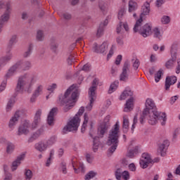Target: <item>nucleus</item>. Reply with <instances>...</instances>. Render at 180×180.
Instances as JSON below:
<instances>
[{
    "instance_id": "obj_2",
    "label": "nucleus",
    "mask_w": 180,
    "mask_h": 180,
    "mask_svg": "<svg viewBox=\"0 0 180 180\" xmlns=\"http://www.w3.org/2000/svg\"><path fill=\"white\" fill-rule=\"evenodd\" d=\"M79 95V90L78 87H77L76 84H72L68 89L63 96H60L59 101L60 104L64 106V112H68L75 105Z\"/></svg>"
},
{
    "instance_id": "obj_27",
    "label": "nucleus",
    "mask_w": 180,
    "mask_h": 180,
    "mask_svg": "<svg viewBox=\"0 0 180 180\" xmlns=\"http://www.w3.org/2000/svg\"><path fill=\"white\" fill-rule=\"evenodd\" d=\"M44 132L43 129H39L37 131H35L31 136L30 137L28 142L32 143L36 139H37Z\"/></svg>"
},
{
    "instance_id": "obj_37",
    "label": "nucleus",
    "mask_w": 180,
    "mask_h": 180,
    "mask_svg": "<svg viewBox=\"0 0 180 180\" xmlns=\"http://www.w3.org/2000/svg\"><path fill=\"white\" fill-rule=\"evenodd\" d=\"M163 75L164 73L162 69H160V70H158L156 72V73L155 74V81L156 83H158L160 81L162 76H163Z\"/></svg>"
},
{
    "instance_id": "obj_36",
    "label": "nucleus",
    "mask_w": 180,
    "mask_h": 180,
    "mask_svg": "<svg viewBox=\"0 0 180 180\" xmlns=\"http://www.w3.org/2000/svg\"><path fill=\"white\" fill-rule=\"evenodd\" d=\"M119 86V82H113L112 84H110V89L108 90V94H111L115 92Z\"/></svg>"
},
{
    "instance_id": "obj_57",
    "label": "nucleus",
    "mask_w": 180,
    "mask_h": 180,
    "mask_svg": "<svg viewBox=\"0 0 180 180\" xmlns=\"http://www.w3.org/2000/svg\"><path fill=\"white\" fill-rule=\"evenodd\" d=\"M122 60V55H118V56H117L116 59H115V65H120V63Z\"/></svg>"
},
{
    "instance_id": "obj_58",
    "label": "nucleus",
    "mask_w": 180,
    "mask_h": 180,
    "mask_svg": "<svg viewBox=\"0 0 180 180\" xmlns=\"http://www.w3.org/2000/svg\"><path fill=\"white\" fill-rule=\"evenodd\" d=\"M129 169L133 172H136V167L134 163H131L129 165Z\"/></svg>"
},
{
    "instance_id": "obj_42",
    "label": "nucleus",
    "mask_w": 180,
    "mask_h": 180,
    "mask_svg": "<svg viewBox=\"0 0 180 180\" xmlns=\"http://www.w3.org/2000/svg\"><path fill=\"white\" fill-rule=\"evenodd\" d=\"M116 50V45L115 44H112V46L109 51L107 58L109 60L113 56L115 51Z\"/></svg>"
},
{
    "instance_id": "obj_60",
    "label": "nucleus",
    "mask_w": 180,
    "mask_h": 180,
    "mask_svg": "<svg viewBox=\"0 0 180 180\" xmlns=\"http://www.w3.org/2000/svg\"><path fill=\"white\" fill-rule=\"evenodd\" d=\"M117 44L119 46H122L124 44L123 39L121 37L117 38Z\"/></svg>"
},
{
    "instance_id": "obj_12",
    "label": "nucleus",
    "mask_w": 180,
    "mask_h": 180,
    "mask_svg": "<svg viewBox=\"0 0 180 180\" xmlns=\"http://www.w3.org/2000/svg\"><path fill=\"white\" fill-rule=\"evenodd\" d=\"M21 115V111H17L14 115L11 117L8 122V127L10 129L13 130L16 124H18Z\"/></svg>"
},
{
    "instance_id": "obj_34",
    "label": "nucleus",
    "mask_w": 180,
    "mask_h": 180,
    "mask_svg": "<svg viewBox=\"0 0 180 180\" xmlns=\"http://www.w3.org/2000/svg\"><path fill=\"white\" fill-rule=\"evenodd\" d=\"M43 89H44V87L42 84H37L33 94L37 96H39L40 95L42 94Z\"/></svg>"
},
{
    "instance_id": "obj_40",
    "label": "nucleus",
    "mask_w": 180,
    "mask_h": 180,
    "mask_svg": "<svg viewBox=\"0 0 180 180\" xmlns=\"http://www.w3.org/2000/svg\"><path fill=\"white\" fill-rule=\"evenodd\" d=\"M129 122L127 115L123 117V129L127 131L129 128Z\"/></svg>"
},
{
    "instance_id": "obj_26",
    "label": "nucleus",
    "mask_w": 180,
    "mask_h": 180,
    "mask_svg": "<svg viewBox=\"0 0 180 180\" xmlns=\"http://www.w3.org/2000/svg\"><path fill=\"white\" fill-rule=\"evenodd\" d=\"M58 111V108H53L52 110H51L48 118H47V122L49 126L53 125V120H54V115L56 114Z\"/></svg>"
},
{
    "instance_id": "obj_32",
    "label": "nucleus",
    "mask_w": 180,
    "mask_h": 180,
    "mask_svg": "<svg viewBox=\"0 0 180 180\" xmlns=\"http://www.w3.org/2000/svg\"><path fill=\"white\" fill-rule=\"evenodd\" d=\"M138 8V4L136 1L133 0H130L129 1V12L131 13L137 10Z\"/></svg>"
},
{
    "instance_id": "obj_43",
    "label": "nucleus",
    "mask_w": 180,
    "mask_h": 180,
    "mask_svg": "<svg viewBox=\"0 0 180 180\" xmlns=\"http://www.w3.org/2000/svg\"><path fill=\"white\" fill-rule=\"evenodd\" d=\"M32 172L31 170L30 169H25V180H31V179L32 178Z\"/></svg>"
},
{
    "instance_id": "obj_47",
    "label": "nucleus",
    "mask_w": 180,
    "mask_h": 180,
    "mask_svg": "<svg viewBox=\"0 0 180 180\" xmlns=\"http://www.w3.org/2000/svg\"><path fill=\"white\" fill-rule=\"evenodd\" d=\"M96 175V173L91 171L85 176V180H90Z\"/></svg>"
},
{
    "instance_id": "obj_29",
    "label": "nucleus",
    "mask_w": 180,
    "mask_h": 180,
    "mask_svg": "<svg viewBox=\"0 0 180 180\" xmlns=\"http://www.w3.org/2000/svg\"><path fill=\"white\" fill-rule=\"evenodd\" d=\"M133 96V91H131V90H130V89H126L123 91V93H122V94L120 97V100L123 101V100H125L129 96Z\"/></svg>"
},
{
    "instance_id": "obj_45",
    "label": "nucleus",
    "mask_w": 180,
    "mask_h": 180,
    "mask_svg": "<svg viewBox=\"0 0 180 180\" xmlns=\"http://www.w3.org/2000/svg\"><path fill=\"white\" fill-rule=\"evenodd\" d=\"M32 50H33V45H32V44H30L29 45V46H28L27 51H26L25 52L23 56H24L25 58H27L28 56H30V54H31V53H32Z\"/></svg>"
},
{
    "instance_id": "obj_24",
    "label": "nucleus",
    "mask_w": 180,
    "mask_h": 180,
    "mask_svg": "<svg viewBox=\"0 0 180 180\" xmlns=\"http://www.w3.org/2000/svg\"><path fill=\"white\" fill-rule=\"evenodd\" d=\"M48 148L46 141H39L34 145V148L40 153L45 152Z\"/></svg>"
},
{
    "instance_id": "obj_31",
    "label": "nucleus",
    "mask_w": 180,
    "mask_h": 180,
    "mask_svg": "<svg viewBox=\"0 0 180 180\" xmlns=\"http://www.w3.org/2000/svg\"><path fill=\"white\" fill-rule=\"evenodd\" d=\"M154 38L158 39L159 41L162 39V32H160V30L158 27H155L153 30Z\"/></svg>"
},
{
    "instance_id": "obj_16",
    "label": "nucleus",
    "mask_w": 180,
    "mask_h": 180,
    "mask_svg": "<svg viewBox=\"0 0 180 180\" xmlns=\"http://www.w3.org/2000/svg\"><path fill=\"white\" fill-rule=\"evenodd\" d=\"M108 48V42L103 41V44H101L100 46H98V44L95 43L93 46V50L96 53H103L106 51Z\"/></svg>"
},
{
    "instance_id": "obj_10",
    "label": "nucleus",
    "mask_w": 180,
    "mask_h": 180,
    "mask_svg": "<svg viewBox=\"0 0 180 180\" xmlns=\"http://www.w3.org/2000/svg\"><path fill=\"white\" fill-rule=\"evenodd\" d=\"M177 51H178L177 46L174 44L172 45V50H171V59H169L165 63V67L167 69H172L174 66L176 58H177Z\"/></svg>"
},
{
    "instance_id": "obj_54",
    "label": "nucleus",
    "mask_w": 180,
    "mask_h": 180,
    "mask_svg": "<svg viewBox=\"0 0 180 180\" xmlns=\"http://www.w3.org/2000/svg\"><path fill=\"white\" fill-rule=\"evenodd\" d=\"M60 170L63 172V174H67L66 165L65 163H61Z\"/></svg>"
},
{
    "instance_id": "obj_14",
    "label": "nucleus",
    "mask_w": 180,
    "mask_h": 180,
    "mask_svg": "<svg viewBox=\"0 0 180 180\" xmlns=\"http://www.w3.org/2000/svg\"><path fill=\"white\" fill-rule=\"evenodd\" d=\"M153 162L150 155L148 153H143L140 160L141 167L146 169L148 167V165Z\"/></svg>"
},
{
    "instance_id": "obj_13",
    "label": "nucleus",
    "mask_w": 180,
    "mask_h": 180,
    "mask_svg": "<svg viewBox=\"0 0 180 180\" xmlns=\"http://www.w3.org/2000/svg\"><path fill=\"white\" fill-rule=\"evenodd\" d=\"M93 121L89 119L88 114L84 115V122L82 127V132L84 133L86 129H91L93 127Z\"/></svg>"
},
{
    "instance_id": "obj_64",
    "label": "nucleus",
    "mask_w": 180,
    "mask_h": 180,
    "mask_svg": "<svg viewBox=\"0 0 180 180\" xmlns=\"http://www.w3.org/2000/svg\"><path fill=\"white\" fill-rule=\"evenodd\" d=\"M12 179H13L12 174H6L5 178H4V180H12Z\"/></svg>"
},
{
    "instance_id": "obj_41",
    "label": "nucleus",
    "mask_w": 180,
    "mask_h": 180,
    "mask_svg": "<svg viewBox=\"0 0 180 180\" xmlns=\"http://www.w3.org/2000/svg\"><path fill=\"white\" fill-rule=\"evenodd\" d=\"M99 8L103 11V13L105 12L108 8V6L106 3L103 1H99Z\"/></svg>"
},
{
    "instance_id": "obj_55",
    "label": "nucleus",
    "mask_w": 180,
    "mask_h": 180,
    "mask_svg": "<svg viewBox=\"0 0 180 180\" xmlns=\"http://www.w3.org/2000/svg\"><path fill=\"white\" fill-rule=\"evenodd\" d=\"M56 88H57V84H56V83H53V84H51L50 86H49L47 90L52 93Z\"/></svg>"
},
{
    "instance_id": "obj_25",
    "label": "nucleus",
    "mask_w": 180,
    "mask_h": 180,
    "mask_svg": "<svg viewBox=\"0 0 180 180\" xmlns=\"http://www.w3.org/2000/svg\"><path fill=\"white\" fill-rule=\"evenodd\" d=\"M134 105V99L133 98V97H131L127 101L124 105V111L126 112H131L133 110Z\"/></svg>"
},
{
    "instance_id": "obj_44",
    "label": "nucleus",
    "mask_w": 180,
    "mask_h": 180,
    "mask_svg": "<svg viewBox=\"0 0 180 180\" xmlns=\"http://www.w3.org/2000/svg\"><path fill=\"white\" fill-rule=\"evenodd\" d=\"M56 141V137L53 136L50 138L48 141H45L46 144L47 145L48 148L53 146Z\"/></svg>"
},
{
    "instance_id": "obj_8",
    "label": "nucleus",
    "mask_w": 180,
    "mask_h": 180,
    "mask_svg": "<svg viewBox=\"0 0 180 180\" xmlns=\"http://www.w3.org/2000/svg\"><path fill=\"white\" fill-rule=\"evenodd\" d=\"M143 20V19H138L136 20L134 27V32H139L142 37L146 38L152 34V28L149 24H146L141 27Z\"/></svg>"
},
{
    "instance_id": "obj_46",
    "label": "nucleus",
    "mask_w": 180,
    "mask_h": 180,
    "mask_svg": "<svg viewBox=\"0 0 180 180\" xmlns=\"http://www.w3.org/2000/svg\"><path fill=\"white\" fill-rule=\"evenodd\" d=\"M161 22L163 25H167L170 22V18L168 15H163Z\"/></svg>"
},
{
    "instance_id": "obj_23",
    "label": "nucleus",
    "mask_w": 180,
    "mask_h": 180,
    "mask_svg": "<svg viewBox=\"0 0 180 180\" xmlns=\"http://www.w3.org/2000/svg\"><path fill=\"white\" fill-rule=\"evenodd\" d=\"M25 154L20 155L17 159L13 162L11 169L13 172L17 169L18 167L20 165L21 162L25 159Z\"/></svg>"
},
{
    "instance_id": "obj_4",
    "label": "nucleus",
    "mask_w": 180,
    "mask_h": 180,
    "mask_svg": "<svg viewBox=\"0 0 180 180\" xmlns=\"http://www.w3.org/2000/svg\"><path fill=\"white\" fill-rule=\"evenodd\" d=\"M41 110H37L36 111L31 125L29 120L22 121L18 128V131L16 132L17 136H20L22 135H28L30 134V127L32 130L36 129L41 122Z\"/></svg>"
},
{
    "instance_id": "obj_17",
    "label": "nucleus",
    "mask_w": 180,
    "mask_h": 180,
    "mask_svg": "<svg viewBox=\"0 0 180 180\" xmlns=\"http://www.w3.org/2000/svg\"><path fill=\"white\" fill-rule=\"evenodd\" d=\"M130 65L128 62H125L123 69H122V73L120 75V81L126 82L127 81L129 78V75L127 74V72L129 70Z\"/></svg>"
},
{
    "instance_id": "obj_15",
    "label": "nucleus",
    "mask_w": 180,
    "mask_h": 180,
    "mask_svg": "<svg viewBox=\"0 0 180 180\" xmlns=\"http://www.w3.org/2000/svg\"><path fill=\"white\" fill-rule=\"evenodd\" d=\"M13 57V55H12V53L6 51V56H1L0 58V70H2V68H4L5 65L8 64L9 61H11V60H12Z\"/></svg>"
},
{
    "instance_id": "obj_11",
    "label": "nucleus",
    "mask_w": 180,
    "mask_h": 180,
    "mask_svg": "<svg viewBox=\"0 0 180 180\" xmlns=\"http://www.w3.org/2000/svg\"><path fill=\"white\" fill-rule=\"evenodd\" d=\"M4 8H6V11L1 16L0 23L5 25V23L8 22V21L9 20V18L11 17V4L10 3L5 4V7Z\"/></svg>"
},
{
    "instance_id": "obj_62",
    "label": "nucleus",
    "mask_w": 180,
    "mask_h": 180,
    "mask_svg": "<svg viewBox=\"0 0 180 180\" xmlns=\"http://www.w3.org/2000/svg\"><path fill=\"white\" fill-rule=\"evenodd\" d=\"M136 123H137V117L135 115L134 118V123H133L132 127H131L132 133L134 131L135 125L136 124Z\"/></svg>"
},
{
    "instance_id": "obj_30",
    "label": "nucleus",
    "mask_w": 180,
    "mask_h": 180,
    "mask_svg": "<svg viewBox=\"0 0 180 180\" xmlns=\"http://www.w3.org/2000/svg\"><path fill=\"white\" fill-rule=\"evenodd\" d=\"M16 39H17V36L15 34L11 37L7 46L6 51H8V53H11V51H12V46H13V44L16 43Z\"/></svg>"
},
{
    "instance_id": "obj_48",
    "label": "nucleus",
    "mask_w": 180,
    "mask_h": 180,
    "mask_svg": "<svg viewBox=\"0 0 180 180\" xmlns=\"http://www.w3.org/2000/svg\"><path fill=\"white\" fill-rule=\"evenodd\" d=\"M125 13H126V11H125L124 8H121L118 13V19L120 20H122Z\"/></svg>"
},
{
    "instance_id": "obj_59",
    "label": "nucleus",
    "mask_w": 180,
    "mask_h": 180,
    "mask_svg": "<svg viewBox=\"0 0 180 180\" xmlns=\"http://www.w3.org/2000/svg\"><path fill=\"white\" fill-rule=\"evenodd\" d=\"M82 70L84 71V72L89 71L90 70V65H89V63H86V65H84Z\"/></svg>"
},
{
    "instance_id": "obj_18",
    "label": "nucleus",
    "mask_w": 180,
    "mask_h": 180,
    "mask_svg": "<svg viewBox=\"0 0 180 180\" xmlns=\"http://www.w3.org/2000/svg\"><path fill=\"white\" fill-rule=\"evenodd\" d=\"M150 3L146 1L142 6V8H141V11L142 12H141V13L140 15V18L139 20H141V19L143 20L144 16L148 15L149 13H150Z\"/></svg>"
},
{
    "instance_id": "obj_1",
    "label": "nucleus",
    "mask_w": 180,
    "mask_h": 180,
    "mask_svg": "<svg viewBox=\"0 0 180 180\" xmlns=\"http://www.w3.org/2000/svg\"><path fill=\"white\" fill-rule=\"evenodd\" d=\"M147 119L148 123L151 125H155L158 121L162 126H165L167 122V115L165 112H158L156 105L152 98H147L146 101V109L143 110L140 122L143 124L144 120Z\"/></svg>"
},
{
    "instance_id": "obj_19",
    "label": "nucleus",
    "mask_w": 180,
    "mask_h": 180,
    "mask_svg": "<svg viewBox=\"0 0 180 180\" xmlns=\"http://www.w3.org/2000/svg\"><path fill=\"white\" fill-rule=\"evenodd\" d=\"M21 67V62H17L15 65L11 66L10 69L8 70V72L6 73L7 77H11L13 76V75L16 72L17 70H18Z\"/></svg>"
},
{
    "instance_id": "obj_51",
    "label": "nucleus",
    "mask_w": 180,
    "mask_h": 180,
    "mask_svg": "<svg viewBox=\"0 0 180 180\" xmlns=\"http://www.w3.org/2000/svg\"><path fill=\"white\" fill-rule=\"evenodd\" d=\"M58 15L60 16H63V18L65 19V20L71 19V15L68 13H63V14H61L60 12H58Z\"/></svg>"
},
{
    "instance_id": "obj_63",
    "label": "nucleus",
    "mask_w": 180,
    "mask_h": 180,
    "mask_svg": "<svg viewBox=\"0 0 180 180\" xmlns=\"http://www.w3.org/2000/svg\"><path fill=\"white\" fill-rule=\"evenodd\" d=\"M176 74L180 73V59H178V60H177V66L176 68Z\"/></svg>"
},
{
    "instance_id": "obj_9",
    "label": "nucleus",
    "mask_w": 180,
    "mask_h": 180,
    "mask_svg": "<svg viewBox=\"0 0 180 180\" xmlns=\"http://www.w3.org/2000/svg\"><path fill=\"white\" fill-rule=\"evenodd\" d=\"M98 84V79H94V80H93L92 86L91 87H90L89 90L90 103L86 107V109L87 111L91 110L93 107V103L96 98L95 91H96Z\"/></svg>"
},
{
    "instance_id": "obj_56",
    "label": "nucleus",
    "mask_w": 180,
    "mask_h": 180,
    "mask_svg": "<svg viewBox=\"0 0 180 180\" xmlns=\"http://www.w3.org/2000/svg\"><path fill=\"white\" fill-rule=\"evenodd\" d=\"M122 176L124 180H129V173L127 171H124L122 174Z\"/></svg>"
},
{
    "instance_id": "obj_52",
    "label": "nucleus",
    "mask_w": 180,
    "mask_h": 180,
    "mask_svg": "<svg viewBox=\"0 0 180 180\" xmlns=\"http://www.w3.org/2000/svg\"><path fill=\"white\" fill-rule=\"evenodd\" d=\"M44 38V34L41 30H38L37 34V39L39 41H42Z\"/></svg>"
},
{
    "instance_id": "obj_61",
    "label": "nucleus",
    "mask_w": 180,
    "mask_h": 180,
    "mask_svg": "<svg viewBox=\"0 0 180 180\" xmlns=\"http://www.w3.org/2000/svg\"><path fill=\"white\" fill-rule=\"evenodd\" d=\"M139 61L138 60V59H136L135 62H134L133 63V67L135 70H137L139 67Z\"/></svg>"
},
{
    "instance_id": "obj_3",
    "label": "nucleus",
    "mask_w": 180,
    "mask_h": 180,
    "mask_svg": "<svg viewBox=\"0 0 180 180\" xmlns=\"http://www.w3.org/2000/svg\"><path fill=\"white\" fill-rule=\"evenodd\" d=\"M37 76L31 77L28 73L20 76L17 82L15 91L19 94H23V92L31 94L33 86L37 82Z\"/></svg>"
},
{
    "instance_id": "obj_21",
    "label": "nucleus",
    "mask_w": 180,
    "mask_h": 180,
    "mask_svg": "<svg viewBox=\"0 0 180 180\" xmlns=\"http://www.w3.org/2000/svg\"><path fill=\"white\" fill-rule=\"evenodd\" d=\"M177 81L176 76H167L165 80V89L168 91L172 85H174Z\"/></svg>"
},
{
    "instance_id": "obj_7",
    "label": "nucleus",
    "mask_w": 180,
    "mask_h": 180,
    "mask_svg": "<svg viewBox=\"0 0 180 180\" xmlns=\"http://www.w3.org/2000/svg\"><path fill=\"white\" fill-rule=\"evenodd\" d=\"M84 107H81L76 115L72 117L68 121L67 125L63 129V132H73L76 131L78 129L80 123L79 117L84 113Z\"/></svg>"
},
{
    "instance_id": "obj_5",
    "label": "nucleus",
    "mask_w": 180,
    "mask_h": 180,
    "mask_svg": "<svg viewBox=\"0 0 180 180\" xmlns=\"http://www.w3.org/2000/svg\"><path fill=\"white\" fill-rule=\"evenodd\" d=\"M120 125L119 122H117L112 129L110 131L107 145L111 146L109 148L110 153H112L117 149L119 144V138H120Z\"/></svg>"
},
{
    "instance_id": "obj_28",
    "label": "nucleus",
    "mask_w": 180,
    "mask_h": 180,
    "mask_svg": "<svg viewBox=\"0 0 180 180\" xmlns=\"http://www.w3.org/2000/svg\"><path fill=\"white\" fill-rule=\"evenodd\" d=\"M108 24V20L105 19L103 22L100 24V27L98 28L96 36L98 37H101L103 34L104 27Z\"/></svg>"
},
{
    "instance_id": "obj_20",
    "label": "nucleus",
    "mask_w": 180,
    "mask_h": 180,
    "mask_svg": "<svg viewBox=\"0 0 180 180\" xmlns=\"http://www.w3.org/2000/svg\"><path fill=\"white\" fill-rule=\"evenodd\" d=\"M21 67V62H17L15 65L11 66L10 69L8 70V72L6 73L7 77H11L13 76V75L16 72L17 70H18Z\"/></svg>"
},
{
    "instance_id": "obj_53",
    "label": "nucleus",
    "mask_w": 180,
    "mask_h": 180,
    "mask_svg": "<svg viewBox=\"0 0 180 180\" xmlns=\"http://www.w3.org/2000/svg\"><path fill=\"white\" fill-rule=\"evenodd\" d=\"M86 159L87 162H89V164H91L94 161V158L93 155H91L90 154H87L86 155Z\"/></svg>"
},
{
    "instance_id": "obj_33",
    "label": "nucleus",
    "mask_w": 180,
    "mask_h": 180,
    "mask_svg": "<svg viewBox=\"0 0 180 180\" xmlns=\"http://www.w3.org/2000/svg\"><path fill=\"white\" fill-rule=\"evenodd\" d=\"M132 147V145H130L129 147V153L127 154V156L130 158H133L134 155L137 153L139 148L137 146H135L134 148H133V149H131Z\"/></svg>"
},
{
    "instance_id": "obj_38",
    "label": "nucleus",
    "mask_w": 180,
    "mask_h": 180,
    "mask_svg": "<svg viewBox=\"0 0 180 180\" xmlns=\"http://www.w3.org/2000/svg\"><path fill=\"white\" fill-rule=\"evenodd\" d=\"M19 62H21L20 68H22L23 70H28L31 68V63L28 60L25 62L20 60Z\"/></svg>"
},
{
    "instance_id": "obj_22",
    "label": "nucleus",
    "mask_w": 180,
    "mask_h": 180,
    "mask_svg": "<svg viewBox=\"0 0 180 180\" xmlns=\"http://www.w3.org/2000/svg\"><path fill=\"white\" fill-rule=\"evenodd\" d=\"M169 146V142L168 140H165L160 146L158 150L160 151L161 156H165L166 151Z\"/></svg>"
},
{
    "instance_id": "obj_35",
    "label": "nucleus",
    "mask_w": 180,
    "mask_h": 180,
    "mask_svg": "<svg viewBox=\"0 0 180 180\" xmlns=\"http://www.w3.org/2000/svg\"><path fill=\"white\" fill-rule=\"evenodd\" d=\"M15 148V146L13 144V143L7 142L6 153L8 154H12V153L14 151Z\"/></svg>"
},
{
    "instance_id": "obj_39",
    "label": "nucleus",
    "mask_w": 180,
    "mask_h": 180,
    "mask_svg": "<svg viewBox=\"0 0 180 180\" xmlns=\"http://www.w3.org/2000/svg\"><path fill=\"white\" fill-rule=\"evenodd\" d=\"M14 103H15L14 100H9L6 107V111L7 112H10L11 111H12V108H13Z\"/></svg>"
},
{
    "instance_id": "obj_49",
    "label": "nucleus",
    "mask_w": 180,
    "mask_h": 180,
    "mask_svg": "<svg viewBox=\"0 0 180 180\" xmlns=\"http://www.w3.org/2000/svg\"><path fill=\"white\" fill-rule=\"evenodd\" d=\"M122 176V172L120 169H117L115 172V177L117 180H121V177Z\"/></svg>"
},
{
    "instance_id": "obj_50",
    "label": "nucleus",
    "mask_w": 180,
    "mask_h": 180,
    "mask_svg": "<svg viewBox=\"0 0 180 180\" xmlns=\"http://www.w3.org/2000/svg\"><path fill=\"white\" fill-rule=\"evenodd\" d=\"M7 84H8V80H3L1 84L0 85V93L5 91Z\"/></svg>"
},
{
    "instance_id": "obj_6",
    "label": "nucleus",
    "mask_w": 180,
    "mask_h": 180,
    "mask_svg": "<svg viewBox=\"0 0 180 180\" xmlns=\"http://www.w3.org/2000/svg\"><path fill=\"white\" fill-rule=\"evenodd\" d=\"M110 115H107L103 122L100 124L98 129V136L94 137L90 134L91 136L94 139L93 149L94 152H96L98 148V146L100 145L99 137L103 138V135L107 132L108 129L110 127Z\"/></svg>"
}]
</instances>
